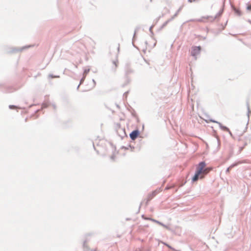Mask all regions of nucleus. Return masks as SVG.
Here are the masks:
<instances>
[{"mask_svg":"<svg viewBox=\"0 0 251 251\" xmlns=\"http://www.w3.org/2000/svg\"><path fill=\"white\" fill-rule=\"evenodd\" d=\"M247 9L248 10H251V4L249 5L248 7H247Z\"/></svg>","mask_w":251,"mask_h":251,"instance_id":"obj_7","label":"nucleus"},{"mask_svg":"<svg viewBox=\"0 0 251 251\" xmlns=\"http://www.w3.org/2000/svg\"><path fill=\"white\" fill-rule=\"evenodd\" d=\"M212 167L206 168V164L204 162H200L197 167L195 174L192 178L193 181H196L199 178L202 179L204 176L212 170Z\"/></svg>","mask_w":251,"mask_h":251,"instance_id":"obj_1","label":"nucleus"},{"mask_svg":"<svg viewBox=\"0 0 251 251\" xmlns=\"http://www.w3.org/2000/svg\"><path fill=\"white\" fill-rule=\"evenodd\" d=\"M9 107H10V108L12 109V108H14L15 107V106L14 105H10Z\"/></svg>","mask_w":251,"mask_h":251,"instance_id":"obj_9","label":"nucleus"},{"mask_svg":"<svg viewBox=\"0 0 251 251\" xmlns=\"http://www.w3.org/2000/svg\"><path fill=\"white\" fill-rule=\"evenodd\" d=\"M119 64L118 57H116L113 59L109 64V69L110 71L115 72L118 67Z\"/></svg>","mask_w":251,"mask_h":251,"instance_id":"obj_2","label":"nucleus"},{"mask_svg":"<svg viewBox=\"0 0 251 251\" xmlns=\"http://www.w3.org/2000/svg\"><path fill=\"white\" fill-rule=\"evenodd\" d=\"M197 0H188V1L189 2H194V1H196Z\"/></svg>","mask_w":251,"mask_h":251,"instance_id":"obj_8","label":"nucleus"},{"mask_svg":"<svg viewBox=\"0 0 251 251\" xmlns=\"http://www.w3.org/2000/svg\"><path fill=\"white\" fill-rule=\"evenodd\" d=\"M201 48L200 46H195L192 48L191 53L193 56H195L199 54L201 51Z\"/></svg>","mask_w":251,"mask_h":251,"instance_id":"obj_3","label":"nucleus"},{"mask_svg":"<svg viewBox=\"0 0 251 251\" xmlns=\"http://www.w3.org/2000/svg\"><path fill=\"white\" fill-rule=\"evenodd\" d=\"M152 221H154V222H156V223H157V224H159L160 225H161V226H164V227H166V226H165V225H164L163 224L161 223L160 222H158V221H156V220H153Z\"/></svg>","mask_w":251,"mask_h":251,"instance_id":"obj_6","label":"nucleus"},{"mask_svg":"<svg viewBox=\"0 0 251 251\" xmlns=\"http://www.w3.org/2000/svg\"><path fill=\"white\" fill-rule=\"evenodd\" d=\"M139 133L138 130L133 131L129 135L130 138L132 140H134L138 137Z\"/></svg>","mask_w":251,"mask_h":251,"instance_id":"obj_4","label":"nucleus"},{"mask_svg":"<svg viewBox=\"0 0 251 251\" xmlns=\"http://www.w3.org/2000/svg\"><path fill=\"white\" fill-rule=\"evenodd\" d=\"M131 72V71L127 68V70L125 72V75L126 76Z\"/></svg>","mask_w":251,"mask_h":251,"instance_id":"obj_5","label":"nucleus"}]
</instances>
